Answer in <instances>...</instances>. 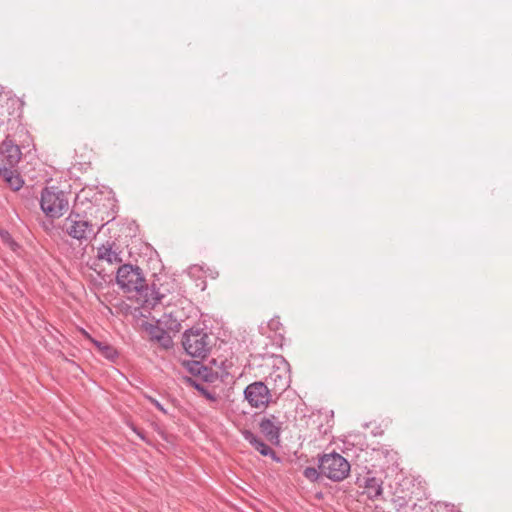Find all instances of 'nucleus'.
I'll return each instance as SVG.
<instances>
[{"instance_id": "nucleus-24", "label": "nucleus", "mask_w": 512, "mask_h": 512, "mask_svg": "<svg viewBox=\"0 0 512 512\" xmlns=\"http://www.w3.org/2000/svg\"><path fill=\"white\" fill-rule=\"evenodd\" d=\"M7 104L12 106V107L17 106L18 110H20V112L18 113L17 116L20 117L22 103L18 99H11V100H9V102Z\"/></svg>"}, {"instance_id": "nucleus-21", "label": "nucleus", "mask_w": 512, "mask_h": 512, "mask_svg": "<svg viewBox=\"0 0 512 512\" xmlns=\"http://www.w3.org/2000/svg\"><path fill=\"white\" fill-rule=\"evenodd\" d=\"M268 328L271 331L278 332L281 339L283 338L281 331L283 330L282 323L279 317H274L268 322Z\"/></svg>"}, {"instance_id": "nucleus-22", "label": "nucleus", "mask_w": 512, "mask_h": 512, "mask_svg": "<svg viewBox=\"0 0 512 512\" xmlns=\"http://www.w3.org/2000/svg\"><path fill=\"white\" fill-rule=\"evenodd\" d=\"M195 388L201 392V394L203 396H205L208 400L212 401V402H215L217 400V396L215 393H212L210 391H208L206 388H204L203 386L199 385V384H195Z\"/></svg>"}, {"instance_id": "nucleus-7", "label": "nucleus", "mask_w": 512, "mask_h": 512, "mask_svg": "<svg viewBox=\"0 0 512 512\" xmlns=\"http://www.w3.org/2000/svg\"><path fill=\"white\" fill-rule=\"evenodd\" d=\"M283 422L279 417L269 414L259 421V428L264 437L273 445H279Z\"/></svg>"}, {"instance_id": "nucleus-27", "label": "nucleus", "mask_w": 512, "mask_h": 512, "mask_svg": "<svg viewBox=\"0 0 512 512\" xmlns=\"http://www.w3.org/2000/svg\"><path fill=\"white\" fill-rule=\"evenodd\" d=\"M133 431H134V432H135V433H136V434H137V435H138L142 440H146V438H145V435H144L143 431H141V430H139V429H137V428H135V427L133 428Z\"/></svg>"}, {"instance_id": "nucleus-18", "label": "nucleus", "mask_w": 512, "mask_h": 512, "mask_svg": "<svg viewBox=\"0 0 512 512\" xmlns=\"http://www.w3.org/2000/svg\"><path fill=\"white\" fill-rule=\"evenodd\" d=\"M223 375H220L217 371H213L211 368H208L203 365V369H200V373L198 374V377H200L205 382H213L218 377H222Z\"/></svg>"}, {"instance_id": "nucleus-6", "label": "nucleus", "mask_w": 512, "mask_h": 512, "mask_svg": "<svg viewBox=\"0 0 512 512\" xmlns=\"http://www.w3.org/2000/svg\"><path fill=\"white\" fill-rule=\"evenodd\" d=\"M244 396L252 407L262 408L269 404L272 393L267 384L262 381H256L245 388Z\"/></svg>"}, {"instance_id": "nucleus-5", "label": "nucleus", "mask_w": 512, "mask_h": 512, "mask_svg": "<svg viewBox=\"0 0 512 512\" xmlns=\"http://www.w3.org/2000/svg\"><path fill=\"white\" fill-rule=\"evenodd\" d=\"M144 282L145 278L138 266L124 264L117 270L116 283L126 292L140 291L139 287Z\"/></svg>"}, {"instance_id": "nucleus-25", "label": "nucleus", "mask_w": 512, "mask_h": 512, "mask_svg": "<svg viewBox=\"0 0 512 512\" xmlns=\"http://www.w3.org/2000/svg\"><path fill=\"white\" fill-rule=\"evenodd\" d=\"M151 401L158 410L162 411L163 413H166V410L163 408V406L157 400L151 399Z\"/></svg>"}, {"instance_id": "nucleus-10", "label": "nucleus", "mask_w": 512, "mask_h": 512, "mask_svg": "<svg viewBox=\"0 0 512 512\" xmlns=\"http://www.w3.org/2000/svg\"><path fill=\"white\" fill-rule=\"evenodd\" d=\"M2 162H4L7 167H15L21 160L22 152L18 145H16L13 140L6 138L2 143Z\"/></svg>"}, {"instance_id": "nucleus-17", "label": "nucleus", "mask_w": 512, "mask_h": 512, "mask_svg": "<svg viewBox=\"0 0 512 512\" xmlns=\"http://www.w3.org/2000/svg\"><path fill=\"white\" fill-rule=\"evenodd\" d=\"M159 322L164 325L168 330L178 332L181 329V324L176 317H173L172 313H165Z\"/></svg>"}, {"instance_id": "nucleus-4", "label": "nucleus", "mask_w": 512, "mask_h": 512, "mask_svg": "<svg viewBox=\"0 0 512 512\" xmlns=\"http://www.w3.org/2000/svg\"><path fill=\"white\" fill-rule=\"evenodd\" d=\"M61 228L67 235L80 242L88 240L91 235H95L92 223L85 220L78 213H70L62 221Z\"/></svg>"}, {"instance_id": "nucleus-13", "label": "nucleus", "mask_w": 512, "mask_h": 512, "mask_svg": "<svg viewBox=\"0 0 512 512\" xmlns=\"http://www.w3.org/2000/svg\"><path fill=\"white\" fill-rule=\"evenodd\" d=\"M14 167L0 166V177L7 183V185L14 191L22 188L24 180Z\"/></svg>"}, {"instance_id": "nucleus-11", "label": "nucleus", "mask_w": 512, "mask_h": 512, "mask_svg": "<svg viewBox=\"0 0 512 512\" xmlns=\"http://www.w3.org/2000/svg\"><path fill=\"white\" fill-rule=\"evenodd\" d=\"M140 291H135L138 296V300L142 302V305L145 308H154L157 304L160 303L163 295H161L156 289L153 287H148L144 282L139 287Z\"/></svg>"}, {"instance_id": "nucleus-3", "label": "nucleus", "mask_w": 512, "mask_h": 512, "mask_svg": "<svg viewBox=\"0 0 512 512\" xmlns=\"http://www.w3.org/2000/svg\"><path fill=\"white\" fill-rule=\"evenodd\" d=\"M40 206L46 216L59 218L68 209V200L57 187H45L41 192Z\"/></svg>"}, {"instance_id": "nucleus-2", "label": "nucleus", "mask_w": 512, "mask_h": 512, "mask_svg": "<svg viewBox=\"0 0 512 512\" xmlns=\"http://www.w3.org/2000/svg\"><path fill=\"white\" fill-rule=\"evenodd\" d=\"M182 345L190 356L204 358L210 350L211 339L204 329L192 327L184 332Z\"/></svg>"}, {"instance_id": "nucleus-20", "label": "nucleus", "mask_w": 512, "mask_h": 512, "mask_svg": "<svg viewBox=\"0 0 512 512\" xmlns=\"http://www.w3.org/2000/svg\"><path fill=\"white\" fill-rule=\"evenodd\" d=\"M186 369L194 376H198L200 369H203V364L199 361H187L184 363Z\"/></svg>"}, {"instance_id": "nucleus-26", "label": "nucleus", "mask_w": 512, "mask_h": 512, "mask_svg": "<svg viewBox=\"0 0 512 512\" xmlns=\"http://www.w3.org/2000/svg\"><path fill=\"white\" fill-rule=\"evenodd\" d=\"M82 334L83 336L89 340L92 344H93V340H96L95 338H93L87 331L85 330H82Z\"/></svg>"}, {"instance_id": "nucleus-19", "label": "nucleus", "mask_w": 512, "mask_h": 512, "mask_svg": "<svg viewBox=\"0 0 512 512\" xmlns=\"http://www.w3.org/2000/svg\"><path fill=\"white\" fill-rule=\"evenodd\" d=\"M303 475L311 482H317L322 475L321 470L314 467H306L303 471Z\"/></svg>"}, {"instance_id": "nucleus-14", "label": "nucleus", "mask_w": 512, "mask_h": 512, "mask_svg": "<svg viewBox=\"0 0 512 512\" xmlns=\"http://www.w3.org/2000/svg\"><path fill=\"white\" fill-rule=\"evenodd\" d=\"M363 483L359 484V486H363L365 489V493L367 494L369 499H375L379 497L382 492V480L379 478H376L373 475H367L363 478Z\"/></svg>"}, {"instance_id": "nucleus-15", "label": "nucleus", "mask_w": 512, "mask_h": 512, "mask_svg": "<svg viewBox=\"0 0 512 512\" xmlns=\"http://www.w3.org/2000/svg\"><path fill=\"white\" fill-rule=\"evenodd\" d=\"M149 333L151 338L158 341L163 347L169 348L171 346L172 339L164 329L152 327Z\"/></svg>"}, {"instance_id": "nucleus-23", "label": "nucleus", "mask_w": 512, "mask_h": 512, "mask_svg": "<svg viewBox=\"0 0 512 512\" xmlns=\"http://www.w3.org/2000/svg\"><path fill=\"white\" fill-rule=\"evenodd\" d=\"M0 238L2 239L3 242H5L9 245L15 244L11 234L6 229L0 228Z\"/></svg>"}, {"instance_id": "nucleus-12", "label": "nucleus", "mask_w": 512, "mask_h": 512, "mask_svg": "<svg viewBox=\"0 0 512 512\" xmlns=\"http://www.w3.org/2000/svg\"><path fill=\"white\" fill-rule=\"evenodd\" d=\"M241 434L243 438L252 445L261 455L263 456H270L274 460H279V458L276 456L275 451L266 443H264L257 435H255L250 430H242Z\"/></svg>"}, {"instance_id": "nucleus-1", "label": "nucleus", "mask_w": 512, "mask_h": 512, "mask_svg": "<svg viewBox=\"0 0 512 512\" xmlns=\"http://www.w3.org/2000/svg\"><path fill=\"white\" fill-rule=\"evenodd\" d=\"M318 462L322 475L334 482L344 480L350 473V463L339 453L323 454Z\"/></svg>"}, {"instance_id": "nucleus-16", "label": "nucleus", "mask_w": 512, "mask_h": 512, "mask_svg": "<svg viewBox=\"0 0 512 512\" xmlns=\"http://www.w3.org/2000/svg\"><path fill=\"white\" fill-rule=\"evenodd\" d=\"M93 345L102 356L109 360H114L118 357L116 349L106 342L93 340Z\"/></svg>"}, {"instance_id": "nucleus-9", "label": "nucleus", "mask_w": 512, "mask_h": 512, "mask_svg": "<svg viewBox=\"0 0 512 512\" xmlns=\"http://www.w3.org/2000/svg\"><path fill=\"white\" fill-rule=\"evenodd\" d=\"M122 251L114 241H106L97 247L96 258L105 261L110 265L120 264L122 262Z\"/></svg>"}, {"instance_id": "nucleus-8", "label": "nucleus", "mask_w": 512, "mask_h": 512, "mask_svg": "<svg viewBox=\"0 0 512 512\" xmlns=\"http://www.w3.org/2000/svg\"><path fill=\"white\" fill-rule=\"evenodd\" d=\"M265 384L274 395H280L290 386V375L287 370L276 368L267 376Z\"/></svg>"}]
</instances>
